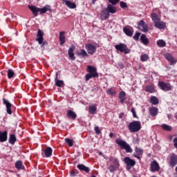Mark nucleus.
Masks as SVG:
<instances>
[{
	"mask_svg": "<svg viewBox=\"0 0 177 177\" xmlns=\"http://www.w3.org/2000/svg\"><path fill=\"white\" fill-rule=\"evenodd\" d=\"M15 142H16V136H15L14 134H11L10 136L9 142L11 145H15Z\"/></svg>",
	"mask_w": 177,
	"mask_h": 177,
	"instance_id": "obj_35",
	"label": "nucleus"
},
{
	"mask_svg": "<svg viewBox=\"0 0 177 177\" xmlns=\"http://www.w3.org/2000/svg\"><path fill=\"white\" fill-rule=\"evenodd\" d=\"M154 26L156 28H159V30H163V28H165V22L159 20L157 23L154 24Z\"/></svg>",
	"mask_w": 177,
	"mask_h": 177,
	"instance_id": "obj_17",
	"label": "nucleus"
},
{
	"mask_svg": "<svg viewBox=\"0 0 177 177\" xmlns=\"http://www.w3.org/2000/svg\"><path fill=\"white\" fill-rule=\"evenodd\" d=\"M157 45L160 46V48H164L166 44L164 41V40H158L157 42Z\"/></svg>",
	"mask_w": 177,
	"mask_h": 177,
	"instance_id": "obj_40",
	"label": "nucleus"
},
{
	"mask_svg": "<svg viewBox=\"0 0 177 177\" xmlns=\"http://www.w3.org/2000/svg\"><path fill=\"white\" fill-rule=\"evenodd\" d=\"M59 39L61 45H64V44H66V37L64 36V32L62 31L59 32Z\"/></svg>",
	"mask_w": 177,
	"mask_h": 177,
	"instance_id": "obj_21",
	"label": "nucleus"
},
{
	"mask_svg": "<svg viewBox=\"0 0 177 177\" xmlns=\"http://www.w3.org/2000/svg\"><path fill=\"white\" fill-rule=\"evenodd\" d=\"M109 2L111 3L112 5H116L120 2V0H109Z\"/></svg>",
	"mask_w": 177,
	"mask_h": 177,
	"instance_id": "obj_47",
	"label": "nucleus"
},
{
	"mask_svg": "<svg viewBox=\"0 0 177 177\" xmlns=\"http://www.w3.org/2000/svg\"><path fill=\"white\" fill-rule=\"evenodd\" d=\"M138 30L140 31H143V32H147L149 30L147 29V24L145 22V21L141 20L138 24Z\"/></svg>",
	"mask_w": 177,
	"mask_h": 177,
	"instance_id": "obj_9",
	"label": "nucleus"
},
{
	"mask_svg": "<svg viewBox=\"0 0 177 177\" xmlns=\"http://www.w3.org/2000/svg\"><path fill=\"white\" fill-rule=\"evenodd\" d=\"M75 175H78V171H71V176L72 177H74L75 176Z\"/></svg>",
	"mask_w": 177,
	"mask_h": 177,
	"instance_id": "obj_49",
	"label": "nucleus"
},
{
	"mask_svg": "<svg viewBox=\"0 0 177 177\" xmlns=\"http://www.w3.org/2000/svg\"><path fill=\"white\" fill-rule=\"evenodd\" d=\"M74 50H75V46L72 45L68 51V56L71 60H75V56H74Z\"/></svg>",
	"mask_w": 177,
	"mask_h": 177,
	"instance_id": "obj_11",
	"label": "nucleus"
},
{
	"mask_svg": "<svg viewBox=\"0 0 177 177\" xmlns=\"http://www.w3.org/2000/svg\"><path fill=\"white\" fill-rule=\"evenodd\" d=\"M52 148L50 147H47L46 149H44V153H45V156L46 157H50V156H52Z\"/></svg>",
	"mask_w": 177,
	"mask_h": 177,
	"instance_id": "obj_30",
	"label": "nucleus"
},
{
	"mask_svg": "<svg viewBox=\"0 0 177 177\" xmlns=\"http://www.w3.org/2000/svg\"><path fill=\"white\" fill-rule=\"evenodd\" d=\"M120 7L124 8H127V3L121 1L120 2Z\"/></svg>",
	"mask_w": 177,
	"mask_h": 177,
	"instance_id": "obj_50",
	"label": "nucleus"
},
{
	"mask_svg": "<svg viewBox=\"0 0 177 177\" xmlns=\"http://www.w3.org/2000/svg\"><path fill=\"white\" fill-rule=\"evenodd\" d=\"M128 128L130 132L135 133L140 131L142 129V124L139 121H133L129 124Z\"/></svg>",
	"mask_w": 177,
	"mask_h": 177,
	"instance_id": "obj_2",
	"label": "nucleus"
},
{
	"mask_svg": "<svg viewBox=\"0 0 177 177\" xmlns=\"http://www.w3.org/2000/svg\"><path fill=\"white\" fill-rule=\"evenodd\" d=\"M125 92L122 91L119 93V99L120 100V103H124L125 102Z\"/></svg>",
	"mask_w": 177,
	"mask_h": 177,
	"instance_id": "obj_32",
	"label": "nucleus"
},
{
	"mask_svg": "<svg viewBox=\"0 0 177 177\" xmlns=\"http://www.w3.org/2000/svg\"><path fill=\"white\" fill-rule=\"evenodd\" d=\"M97 109L96 105H91L88 108V112L90 114H95L97 111Z\"/></svg>",
	"mask_w": 177,
	"mask_h": 177,
	"instance_id": "obj_29",
	"label": "nucleus"
},
{
	"mask_svg": "<svg viewBox=\"0 0 177 177\" xmlns=\"http://www.w3.org/2000/svg\"><path fill=\"white\" fill-rule=\"evenodd\" d=\"M149 60V55L147 54H144L141 56L142 62H147Z\"/></svg>",
	"mask_w": 177,
	"mask_h": 177,
	"instance_id": "obj_43",
	"label": "nucleus"
},
{
	"mask_svg": "<svg viewBox=\"0 0 177 177\" xmlns=\"http://www.w3.org/2000/svg\"><path fill=\"white\" fill-rule=\"evenodd\" d=\"M165 57L168 62L171 63V64H176L177 60L175 59V58H174L171 54H166Z\"/></svg>",
	"mask_w": 177,
	"mask_h": 177,
	"instance_id": "obj_19",
	"label": "nucleus"
},
{
	"mask_svg": "<svg viewBox=\"0 0 177 177\" xmlns=\"http://www.w3.org/2000/svg\"><path fill=\"white\" fill-rule=\"evenodd\" d=\"M115 48L117 50H119L120 52H123V53L125 54L129 53V52H131V50H129L127 45L124 44H118L115 46Z\"/></svg>",
	"mask_w": 177,
	"mask_h": 177,
	"instance_id": "obj_5",
	"label": "nucleus"
},
{
	"mask_svg": "<svg viewBox=\"0 0 177 177\" xmlns=\"http://www.w3.org/2000/svg\"><path fill=\"white\" fill-rule=\"evenodd\" d=\"M55 82V86H59V88H62V86L64 85V82H63L62 80H57V73H56Z\"/></svg>",
	"mask_w": 177,
	"mask_h": 177,
	"instance_id": "obj_23",
	"label": "nucleus"
},
{
	"mask_svg": "<svg viewBox=\"0 0 177 177\" xmlns=\"http://www.w3.org/2000/svg\"><path fill=\"white\" fill-rule=\"evenodd\" d=\"M109 169L110 172H115V167H114L113 165L109 166Z\"/></svg>",
	"mask_w": 177,
	"mask_h": 177,
	"instance_id": "obj_48",
	"label": "nucleus"
},
{
	"mask_svg": "<svg viewBox=\"0 0 177 177\" xmlns=\"http://www.w3.org/2000/svg\"><path fill=\"white\" fill-rule=\"evenodd\" d=\"M94 130L97 135H100V133H102V131H100V129H99V127H95Z\"/></svg>",
	"mask_w": 177,
	"mask_h": 177,
	"instance_id": "obj_46",
	"label": "nucleus"
},
{
	"mask_svg": "<svg viewBox=\"0 0 177 177\" xmlns=\"http://www.w3.org/2000/svg\"><path fill=\"white\" fill-rule=\"evenodd\" d=\"M151 17L152 21H153L154 24L156 23H157L158 21H160V20H161V18H160L159 16L157 15V14H156V13H152L151 15Z\"/></svg>",
	"mask_w": 177,
	"mask_h": 177,
	"instance_id": "obj_24",
	"label": "nucleus"
},
{
	"mask_svg": "<svg viewBox=\"0 0 177 177\" xmlns=\"http://www.w3.org/2000/svg\"><path fill=\"white\" fill-rule=\"evenodd\" d=\"M3 104H5L6 106L8 114H12V109H10L12 107V104L5 99L3 100Z\"/></svg>",
	"mask_w": 177,
	"mask_h": 177,
	"instance_id": "obj_12",
	"label": "nucleus"
},
{
	"mask_svg": "<svg viewBox=\"0 0 177 177\" xmlns=\"http://www.w3.org/2000/svg\"><path fill=\"white\" fill-rule=\"evenodd\" d=\"M15 75V72L12 69H8V78H12Z\"/></svg>",
	"mask_w": 177,
	"mask_h": 177,
	"instance_id": "obj_44",
	"label": "nucleus"
},
{
	"mask_svg": "<svg viewBox=\"0 0 177 177\" xmlns=\"http://www.w3.org/2000/svg\"><path fill=\"white\" fill-rule=\"evenodd\" d=\"M174 146L177 147V138H174Z\"/></svg>",
	"mask_w": 177,
	"mask_h": 177,
	"instance_id": "obj_53",
	"label": "nucleus"
},
{
	"mask_svg": "<svg viewBox=\"0 0 177 177\" xmlns=\"http://www.w3.org/2000/svg\"><path fill=\"white\" fill-rule=\"evenodd\" d=\"M108 95H111V96H114L117 92H115V90L113 88H109L107 90Z\"/></svg>",
	"mask_w": 177,
	"mask_h": 177,
	"instance_id": "obj_36",
	"label": "nucleus"
},
{
	"mask_svg": "<svg viewBox=\"0 0 177 177\" xmlns=\"http://www.w3.org/2000/svg\"><path fill=\"white\" fill-rule=\"evenodd\" d=\"M177 164V156L173 155L170 160V167H175Z\"/></svg>",
	"mask_w": 177,
	"mask_h": 177,
	"instance_id": "obj_22",
	"label": "nucleus"
},
{
	"mask_svg": "<svg viewBox=\"0 0 177 177\" xmlns=\"http://www.w3.org/2000/svg\"><path fill=\"white\" fill-rule=\"evenodd\" d=\"M158 86L162 91H165V92L172 90V86L169 83L160 82L158 83Z\"/></svg>",
	"mask_w": 177,
	"mask_h": 177,
	"instance_id": "obj_4",
	"label": "nucleus"
},
{
	"mask_svg": "<svg viewBox=\"0 0 177 177\" xmlns=\"http://www.w3.org/2000/svg\"><path fill=\"white\" fill-rule=\"evenodd\" d=\"M36 41H37L39 45H41V48L45 45V42H44V32L41 30H39L37 32Z\"/></svg>",
	"mask_w": 177,
	"mask_h": 177,
	"instance_id": "obj_7",
	"label": "nucleus"
},
{
	"mask_svg": "<svg viewBox=\"0 0 177 177\" xmlns=\"http://www.w3.org/2000/svg\"><path fill=\"white\" fill-rule=\"evenodd\" d=\"M131 113H133V115L134 118H138V115H136V112H135V109H132Z\"/></svg>",
	"mask_w": 177,
	"mask_h": 177,
	"instance_id": "obj_51",
	"label": "nucleus"
},
{
	"mask_svg": "<svg viewBox=\"0 0 177 177\" xmlns=\"http://www.w3.org/2000/svg\"><path fill=\"white\" fill-rule=\"evenodd\" d=\"M67 117L68 118H71V120H75L77 118V114L73 111H68Z\"/></svg>",
	"mask_w": 177,
	"mask_h": 177,
	"instance_id": "obj_20",
	"label": "nucleus"
},
{
	"mask_svg": "<svg viewBox=\"0 0 177 177\" xmlns=\"http://www.w3.org/2000/svg\"><path fill=\"white\" fill-rule=\"evenodd\" d=\"M139 37H140V32H136L133 36V39H135V41H138V39H139Z\"/></svg>",
	"mask_w": 177,
	"mask_h": 177,
	"instance_id": "obj_45",
	"label": "nucleus"
},
{
	"mask_svg": "<svg viewBox=\"0 0 177 177\" xmlns=\"http://www.w3.org/2000/svg\"><path fill=\"white\" fill-rule=\"evenodd\" d=\"M146 92H149V93H153L155 92V88L153 86H147L145 88Z\"/></svg>",
	"mask_w": 177,
	"mask_h": 177,
	"instance_id": "obj_34",
	"label": "nucleus"
},
{
	"mask_svg": "<svg viewBox=\"0 0 177 177\" xmlns=\"http://www.w3.org/2000/svg\"><path fill=\"white\" fill-rule=\"evenodd\" d=\"M28 8L31 12H32L35 17H37V16H38V12H39V8L35 6H29Z\"/></svg>",
	"mask_w": 177,
	"mask_h": 177,
	"instance_id": "obj_13",
	"label": "nucleus"
},
{
	"mask_svg": "<svg viewBox=\"0 0 177 177\" xmlns=\"http://www.w3.org/2000/svg\"><path fill=\"white\" fill-rule=\"evenodd\" d=\"M96 46L92 44H86V50L88 55H93L94 53H96Z\"/></svg>",
	"mask_w": 177,
	"mask_h": 177,
	"instance_id": "obj_6",
	"label": "nucleus"
},
{
	"mask_svg": "<svg viewBox=\"0 0 177 177\" xmlns=\"http://www.w3.org/2000/svg\"><path fill=\"white\" fill-rule=\"evenodd\" d=\"M100 156H102V152H99Z\"/></svg>",
	"mask_w": 177,
	"mask_h": 177,
	"instance_id": "obj_57",
	"label": "nucleus"
},
{
	"mask_svg": "<svg viewBox=\"0 0 177 177\" xmlns=\"http://www.w3.org/2000/svg\"><path fill=\"white\" fill-rule=\"evenodd\" d=\"M149 113L151 115H153L154 117L157 114H158V109L156 107H151V109H149Z\"/></svg>",
	"mask_w": 177,
	"mask_h": 177,
	"instance_id": "obj_26",
	"label": "nucleus"
},
{
	"mask_svg": "<svg viewBox=\"0 0 177 177\" xmlns=\"http://www.w3.org/2000/svg\"><path fill=\"white\" fill-rule=\"evenodd\" d=\"M87 72L88 73V74L86 75V81H89L91 78H97L99 77L97 70L94 66H88Z\"/></svg>",
	"mask_w": 177,
	"mask_h": 177,
	"instance_id": "obj_1",
	"label": "nucleus"
},
{
	"mask_svg": "<svg viewBox=\"0 0 177 177\" xmlns=\"http://www.w3.org/2000/svg\"><path fill=\"white\" fill-rule=\"evenodd\" d=\"M101 15L102 16V17H104V19H109L110 15H109V12L107 11H102L101 12Z\"/></svg>",
	"mask_w": 177,
	"mask_h": 177,
	"instance_id": "obj_42",
	"label": "nucleus"
},
{
	"mask_svg": "<svg viewBox=\"0 0 177 177\" xmlns=\"http://www.w3.org/2000/svg\"><path fill=\"white\" fill-rule=\"evenodd\" d=\"M15 168H17V169H24V167L23 166V162L20 160L17 161L15 163Z\"/></svg>",
	"mask_w": 177,
	"mask_h": 177,
	"instance_id": "obj_33",
	"label": "nucleus"
},
{
	"mask_svg": "<svg viewBox=\"0 0 177 177\" xmlns=\"http://www.w3.org/2000/svg\"><path fill=\"white\" fill-rule=\"evenodd\" d=\"M96 2V0H93V3H95Z\"/></svg>",
	"mask_w": 177,
	"mask_h": 177,
	"instance_id": "obj_56",
	"label": "nucleus"
},
{
	"mask_svg": "<svg viewBox=\"0 0 177 177\" xmlns=\"http://www.w3.org/2000/svg\"><path fill=\"white\" fill-rule=\"evenodd\" d=\"M65 142L70 147H72V146L74 145V141L69 138H65Z\"/></svg>",
	"mask_w": 177,
	"mask_h": 177,
	"instance_id": "obj_39",
	"label": "nucleus"
},
{
	"mask_svg": "<svg viewBox=\"0 0 177 177\" xmlns=\"http://www.w3.org/2000/svg\"><path fill=\"white\" fill-rule=\"evenodd\" d=\"M124 32L126 34V35H128V37H132V35H133V29L124 28Z\"/></svg>",
	"mask_w": 177,
	"mask_h": 177,
	"instance_id": "obj_25",
	"label": "nucleus"
},
{
	"mask_svg": "<svg viewBox=\"0 0 177 177\" xmlns=\"http://www.w3.org/2000/svg\"><path fill=\"white\" fill-rule=\"evenodd\" d=\"M7 140H8V131H3V132L0 131V142H6Z\"/></svg>",
	"mask_w": 177,
	"mask_h": 177,
	"instance_id": "obj_15",
	"label": "nucleus"
},
{
	"mask_svg": "<svg viewBox=\"0 0 177 177\" xmlns=\"http://www.w3.org/2000/svg\"><path fill=\"white\" fill-rule=\"evenodd\" d=\"M78 56H88V53L85 50H81L80 52L77 53Z\"/></svg>",
	"mask_w": 177,
	"mask_h": 177,
	"instance_id": "obj_41",
	"label": "nucleus"
},
{
	"mask_svg": "<svg viewBox=\"0 0 177 177\" xmlns=\"http://www.w3.org/2000/svg\"><path fill=\"white\" fill-rule=\"evenodd\" d=\"M106 12H108V13H112V14L117 13V8L113 6H112L111 4H109L107 6Z\"/></svg>",
	"mask_w": 177,
	"mask_h": 177,
	"instance_id": "obj_18",
	"label": "nucleus"
},
{
	"mask_svg": "<svg viewBox=\"0 0 177 177\" xmlns=\"http://www.w3.org/2000/svg\"><path fill=\"white\" fill-rule=\"evenodd\" d=\"M118 67V68H124V64H122V63H119Z\"/></svg>",
	"mask_w": 177,
	"mask_h": 177,
	"instance_id": "obj_52",
	"label": "nucleus"
},
{
	"mask_svg": "<svg viewBox=\"0 0 177 177\" xmlns=\"http://www.w3.org/2000/svg\"><path fill=\"white\" fill-rule=\"evenodd\" d=\"M63 1L65 2V5L67 6V8H69V9H75V8H77V5H75L74 2H71L68 0Z\"/></svg>",
	"mask_w": 177,
	"mask_h": 177,
	"instance_id": "obj_14",
	"label": "nucleus"
},
{
	"mask_svg": "<svg viewBox=\"0 0 177 177\" xmlns=\"http://www.w3.org/2000/svg\"><path fill=\"white\" fill-rule=\"evenodd\" d=\"M142 154L143 150L139 148H136V152L134 153V157H136V158L140 160V157H142Z\"/></svg>",
	"mask_w": 177,
	"mask_h": 177,
	"instance_id": "obj_16",
	"label": "nucleus"
},
{
	"mask_svg": "<svg viewBox=\"0 0 177 177\" xmlns=\"http://www.w3.org/2000/svg\"><path fill=\"white\" fill-rule=\"evenodd\" d=\"M149 102L152 104H158V99L156 97H151Z\"/></svg>",
	"mask_w": 177,
	"mask_h": 177,
	"instance_id": "obj_37",
	"label": "nucleus"
},
{
	"mask_svg": "<svg viewBox=\"0 0 177 177\" xmlns=\"http://www.w3.org/2000/svg\"><path fill=\"white\" fill-rule=\"evenodd\" d=\"M162 128L164 129V131H172V127L165 124L162 125Z\"/></svg>",
	"mask_w": 177,
	"mask_h": 177,
	"instance_id": "obj_38",
	"label": "nucleus"
},
{
	"mask_svg": "<svg viewBox=\"0 0 177 177\" xmlns=\"http://www.w3.org/2000/svg\"><path fill=\"white\" fill-rule=\"evenodd\" d=\"M113 133H111L109 134V138H113Z\"/></svg>",
	"mask_w": 177,
	"mask_h": 177,
	"instance_id": "obj_54",
	"label": "nucleus"
},
{
	"mask_svg": "<svg viewBox=\"0 0 177 177\" xmlns=\"http://www.w3.org/2000/svg\"><path fill=\"white\" fill-rule=\"evenodd\" d=\"M48 10H50V6H46L43 7L42 8H39V12L40 15H42V13H46Z\"/></svg>",
	"mask_w": 177,
	"mask_h": 177,
	"instance_id": "obj_28",
	"label": "nucleus"
},
{
	"mask_svg": "<svg viewBox=\"0 0 177 177\" xmlns=\"http://www.w3.org/2000/svg\"><path fill=\"white\" fill-rule=\"evenodd\" d=\"M77 168L80 171H84L85 172H89V167L84 165H77Z\"/></svg>",
	"mask_w": 177,
	"mask_h": 177,
	"instance_id": "obj_27",
	"label": "nucleus"
},
{
	"mask_svg": "<svg viewBox=\"0 0 177 177\" xmlns=\"http://www.w3.org/2000/svg\"><path fill=\"white\" fill-rule=\"evenodd\" d=\"M124 162L127 165V169L129 170L132 167H134L136 162L131 159L129 157L124 158Z\"/></svg>",
	"mask_w": 177,
	"mask_h": 177,
	"instance_id": "obj_8",
	"label": "nucleus"
},
{
	"mask_svg": "<svg viewBox=\"0 0 177 177\" xmlns=\"http://www.w3.org/2000/svg\"><path fill=\"white\" fill-rule=\"evenodd\" d=\"M115 164H118V160H115Z\"/></svg>",
	"mask_w": 177,
	"mask_h": 177,
	"instance_id": "obj_55",
	"label": "nucleus"
},
{
	"mask_svg": "<svg viewBox=\"0 0 177 177\" xmlns=\"http://www.w3.org/2000/svg\"><path fill=\"white\" fill-rule=\"evenodd\" d=\"M140 39H141V41L142 42V44L144 45H148L149 44V39H147V37H146V35H142L140 37Z\"/></svg>",
	"mask_w": 177,
	"mask_h": 177,
	"instance_id": "obj_31",
	"label": "nucleus"
},
{
	"mask_svg": "<svg viewBox=\"0 0 177 177\" xmlns=\"http://www.w3.org/2000/svg\"><path fill=\"white\" fill-rule=\"evenodd\" d=\"M116 143L121 147V149H124L127 151V153H132V148L129 146V144L127 143L123 140L116 139Z\"/></svg>",
	"mask_w": 177,
	"mask_h": 177,
	"instance_id": "obj_3",
	"label": "nucleus"
},
{
	"mask_svg": "<svg viewBox=\"0 0 177 177\" xmlns=\"http://www.w3.org/2000/svg\"><path fill=\"white\" fill-rule=\"evenodd\" d=\"M160 170V165L157 162V161L154 160L151 164V172H157V171Z\"/></svg>",
	"mask_w": 177,
	"mask_h": 177,
	"instance_id": "obj_10",
	"label": "nucleus"
}]
</instances>
